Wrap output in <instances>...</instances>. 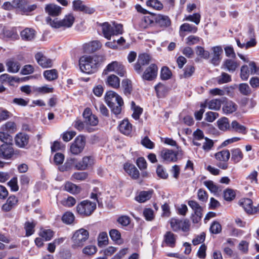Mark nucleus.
<instances>
[{
  "label": "nucleus",
  "mask_w": 259,
  "mask_h": 259,
  "mask_svg": "<svg viewBox=\"0 0 259 259\" xmlns=\"http://www.w3.org/2000/svg\"><path fill=\"white\" fill-rule=\"evenodd\" d=\"M104 61L102 56L97 55H84L79 60L80 70L87 74H93L96 72Z\"/></svg>",
  "instance_id": "nucleus-1"
},
{
  "label": "nucleus",
  "mask_w": 259,
  "mask_h": 259,
  "mask_svg": "<svg viewBox=\"0 0 259 259\" xmlns=\"http://www.w3.org/2000/svg\"><path fill=\"white\" fill-rule=\"evenodd\" d=\"M105 100L114 114L118 115L120 113L123 101L117 94L112 91H108L105 96Z\"/></svg>",
  "instance_id": "nucleus-2"
},
{
  "label": "nucleus",
  "mask_w": 259,
  "mask_h": 259,
  "mask_svg": "<svg viewBox=\"0 0 259 259\" xmlns=\"http://www.w3.org/2000/svg\"><path fill=\"white\" fill-rule=\"evenodd\" d=\"M103 36L108 40L112 35L121 34L123 32V26L120 24L114 23L112 25L108 22L101 24Z\"/></svg>",
  "instance_id": "nucleus-3"
},
{
  "label": "nucleus",
  "mask_w": 259,
  "mask_h": 259,
  "mask_svg": "<svg viewBox=\"0 0 259 259\" xmlns=\"http://www.w3.org/2000/svg\"><path fill=\"white\" fill-rule=\"evenodd\" d=\"M46 21L48 24L52 27L59 28L61 27H70L74 21V17L72 14L66 15L64 18L62 20H59L58 19H52L50 17H47Z\"/></svg>",
  "instance_id": "nucleus-4"
},
{
  "label": "nucleus",
  "mask_w": 259,
  "mask_h": 259,
  "mask_svg": "<svg viewBox=\"0 0 259 259\" xmlns=\"http://www.w3.org/2000/svg\"><path fill=\"white\" fill-rule=\"evenodd\" d=\"M89 237V232L83 228L75 231L72 237V248L75 249L81 247L88 240Z\"/></svg>",
  "instance_id": "nucleus-5"
},
{
  "label": "nucleus",
  "mask_w": 259,
  "mask_h": 259,
  "mask_svg": "<svg viewBox=\"0 0 259 259\" xmlns=\"http://www.w3.org/2000/svg\"><path fill=\"white\" fill-rule=\"evenodd\" d=\"M96 208V203L85 200L80 202L76 206L77 212L81 215H90Z\"/></svg>",
  "instance_id": "nucleus-6"
},
{
  "label": "nucleus",
  "mask_w": 259,
  "mask_h": 259,
  "mask_svg": "<svg viewBox=\"0 0 259 259\" xmlns=\"http://www.w3.org/2000/svg\"><path fill=\"white\" fill-rule=\"evenodd\" d=\"M171 228L175 232L182 230L184 232L190 230V224L188 220H181L176 218H172L169 221Z\"/></svg>",
  "instance_id": "nucleus-7"
},
{
  "label": "nucleus",
  "mask_w": 259,
  "mask_h": 259,
  "mask_svg": "<svg viewBox=\"0 0 259 259\" xmlns=\"http://www.w3.org/2000/svg\"><path fill=\"white\" fill-rule=\"evenodd\" d=\"M251 74H259V67H257L254 62L249 64V66L246 65H243L241 68L240 77L243 80H246Z\"/></svg>",
  "instance_id": "nucleus-8"
},
{
  "label": "nucleus",
  "mask_w": 259,
  "mask_h": 259,
  "mask_svg": "<svg viewBox=\"0 0 259 259\" xmlns=\"http://www.w3.org/2000/svg\"><path fill=\"white\" fill-rule=\"evenodd\" d=\"M109 72H114L121 77H123L126 73L124 66L117 61H113L109 63L103 71V73L107 74Z\"/></svg>",
  "instance_id": "nucleus-9"
},
{
  "label": "nucleus",
  "mask_w": 259,
  "mask_h": 259,
  "mask_svg": "<svg viewBox=\"0 0 259 259\" xmlns=\"http://www.w3.org/2000/svg\"><path fill=\"white\" fill-rule=\"evenodd\" d=\"M84 146L85 138L83 136H78L70 146V152L74 155H78L82 151Z\"/></svg>",
  "instance_id": "nucleus-10"
},
{
  "label": "nucleus",
  "mask_w": 259,
  "mask_h": 259,
  "mask_svg": "<svg viewBox=\"0 0 259 259\" xmlns=\"http://www.w3.org/2000/svg\"><path fill=\"white\" fill-rule=\"evenodd\" d=\"M12 144L4 143L0 146V158L10 159L14 155Z\"/></svg>",
  "instance_id": "nucleus-11"
},
{
  "label": "nucleus",
  "mask_w": 259,
  "mask_h": 259,
  "mask_svg": "<svg viewBox=\"0 0 259 259\" xmlns=\"http://www.w3.org/2000/svg\"><path fill=\"white\" fill-rule=\"evenodd\" d=\"M158 68L155 64H151L147 67L142 75V78L146 80H152L157 75Z\"/></svg>",
  "instance_id": "nucleus-12"
},
{
  "label": "nucleus",
  "mask_w": 259,
  "mask_h": 259,
  "mask_svg": "<svg viewBox=\"0 0 259 259\" xmlns=\"http://www.w3.org/2000/svg\"><path fill=\"white\" fill-rule=\"evenodd\" d=\"M14 140L17 147L25 148L29 143V137L27 134L20 132L16 135Z\"/></svg>",
  "instance_id": "nucleus-13"
},
{
  "label": "nucleus",
  "mask_w": 259,
  "mask_h": 259,
  "mask_svg": "<svg viewBox=\"0 0 259 259\" xmlns=\"http://www.w3.org/2000/svg\"><path fill=\"white\" fill-rule=\"evenodd\" d=\"M179 150L174 152L172 150L164 149L161 151V157L165 161L167 162H175L178 159Z\"/></svg>",
  "instance_id": "nucleus-14"
},
{
  "label": "nucleus",
  "mask_w": 259,
  "mask_h": 259,
  "mask_svg": "<svg viewBox=\"0 0 259 259\" xmlns=\"http://www.w3.org/2000/svg\"><path fill=\"white\" fill-rule=\"evenodd\" d=\"M94 164V159L91 156H84L82 160L75 165V168L77 170H85L92 166Z\"/></svg>",
  "instance_id": "nucleus-15"
},
{
  "label": "nucleus",
  "mask_w": 259,
  "mask_h": 259,
  "mask_svg": "<svg viewBox=\"0 0 259 259\" xmlns=\"http://www.w3.org/2000/svg\"><path fill=\"white\" fill-rule=\"evenodd\" d=\"M177 235L170 231H167L163 236V246L174 247L176 245Z\"/></svg>",
  "instance_id": "nucleus-16"
},
{
  "label": "nucleus",
  "mask_w": 259,
  "mask_h": 259,
  "mask_svg": "<svg viewBox=\"0 0 259 259\" xmlns=\"http://www.w3.org/2000/svg\"><path fill=\"white\" fill-rule=\"evenodd\" d=\"M227 99L222 98V99H213L208 102L206 101L201 105V107L208 106L209 109L218 110L221 108V104L224 103Z\"/></svg>",
  "instance_id": "nucleus-17"
},
{
  "label": "nucleus",
  "mask_w": 259,
  "mask_h": 259,
  "mask_svg": "<svg viewBox=\"0 0 259 259\" xmlns=\"http://www.w3.org/2000/svg\"><path fill=\"white\" fill-rule=\"evenodd\" d=\"M239 204L247 214L255 213V207H253L252 201L251 199L248 198L242 199L239 202Z\"/></svg>",
  "instance_id": "nucleus-18"
},
{
  "label": "nucleus",
  "mask_w": 259,
  "mask_h": 259,
  "mask_svg": "<svg viewBox=\"0 0 259 259\" xmlns=\"http://www.w3.org/2000/svg\"><path fill=\"white\" fill-rule=\"evenodd\" d=\"M73 7L74 10L84 12L88 14H92L95 11L93 8L85 6L80 0L74 1Z\"/></svg>",
  "instance_id": "nucleus-19"
},
{
  "label": "nucleus",
  "mask_w": 259,
  "mask_h": 259,
  "mask_svg": "<svg viewBox=\"0 0 259 259\" xmlns=\"http://www.w3.org/2000/svg\"><path fill=\"white\" fill-rule=\"evenodd\" d=\"M197 30L198 28L196 26L188 23H185L180 26L179 33L181 36L184 37L186 32L195 33Z\"/></svg>",
  "instance_id": "nucleus-20"
},
{
  "label": "nucleus",
  "mask_w": 259,
  "mask_h": 259,
  "mask_svg": "<svg viewBox=\"0 0 259 259\" xmlns=\"http://www.w3.org/2000/svg\"><path fill=\"white\" fill-rule=\"evenodd\" d=\"M18 200L17 198L14 195L9 196L6 202L3 204L2 207V210L5 212L10 211L17 204Z\"/></svg>",
  "instance_id": "nucleus-21"
},
{
  "label": "nucleus",
  "mask_w": 259,
  "mask_h": 259,
  "mask_svg": "<svg viewBox=\"0 0 259 259\" xmlns=\"http://www.w3.org/2000/svg\"><path fill=\"white\" fill-rule=\"evenodd\" d=\"M35 59L39 65L44 68L51 67L52 66V60L47 58L41 53H38L35 55Z\"/></svg>",
  "instance_id": "nucleus-22"
},
{
  "label": "nucleus",
  "mask_w": 259,
  "mask_h": 259,
  "mask_svg": "<svg viewBox=\"0 0 259 259\" xmlns=\"http://www.w3.org/2000/svg\"><path fill=\"white\" fill-rule=\"evenodd\" d=\"M155 23L161 27H167L170 25V20L167 16L161 14L154 15Z\"/></svg>",
  "instance_id": "nucleus-23"
},
{
  "label": "nucleus",
  "mask_w": 259,
  "mask_h": 259,
  "mask_svg": "<svg viewBox=\"0 0 259 259\" xmlns=\"http://www.w3.org/2000/svg\"><path fill=\"white\" fill-rule=\"evenodd\" d=\"M239 64L232 59H226L223 62L222 68L230 72H233L238 68Z\"/></svg>",
  "instance_id": "nucleus-24"
},
{
  "label": "nucleus",
  "mask_w": 259,
  "mask_h": 259,
  "mask_svg": "<svg viewBox=\"0 0 259 259\" xmlns=\"http://www.w3.org/2000/svg\"><path fill=\"white\" fill-rule=\"evenodd\" d=\"M105 83L107 86L116 89L120 87V79L116 75L111 74L107 76Z\"/></svg>",
  "instance_id": "nucleus-25"
},
{
  "label": "nucleus",
  "mask_w": 259,
  "mask_h": 259,
  "mask_svg": "<svg viewBox=\"0 0 259 259\" xmlns=\"http://www.w3.org/2000/svg\"><path fill=\"white\" fill-rule=\"evenodd\" d=\"M46 12L50 16H57L61 13L62 8L55 4H49L45 7Z\"/></svg>",
  "instance_id": "nucleus-26"
},
{
  "label": "nucleus",
  "mask_w": 259,
  "mask_h": 259,
  "mask_svg": "<svg viewBox=\"0 0 259 259\" xmlns=\"http://www.w3.org/2000/svg\"><path fill=\"white\" fill-rule=\"evenodd\" d=\"M35 31L33 29L30 28H25L20 33L22 39L25 41H31L33 40L35 38Z\"/></svg>",
  "instance_id": "nucleus-27"
},
{
  "label": "nucleus",
  "mask_w": 259,
  "mask_h": 259,
  "mask_svg": "<svg viewBox=\"0 0 259 259\" xmlns=\"http://www.w3.org/2000/svg\"><path fill=\"white\" fill-rule=\"evenodd\" d=\"M118 127L120 132L126 136L130 135L132 132V125L127 119L123 120Z\"/></svg>",
  "instance_id": "nucleus-28"
},
{
  "label": "nucleus",
  "mask_w": 259,
  "mask_h": 259,
  "mask_svg": "<svg viewBox=\"0 0 259 259\" xmlns=\"http://www.w3.org/2000/svg\"><path fill=\"white\" fill-rule=\"evenodd\" d=\"M153 193V191L152 190L141 191L135 197V200L140 203L145 202L151 198Z\"/></svg>",
  "instance_id": "nucleus-29"
},
{
  "label": "nucleus",
  "mask_w": 259,
  "mask_h": 259,
  "mask_svg": "<svg viewBox=\"0 0 259 259\" xmlns=\"http://www.w3.org/2000/svg\"><path fill=\"white\" fill-rule=\"evenodd\" d=\"M213 51L212 58L211 60V62L214 65L217 66L219 64L220 62V55L223 52V50L221 47L219 46L214 47L212 48Z\"/></svg>",
  "instance_id": "nucleus-30"
},
{
  "label": "nucleus",
  "mask_w": 259,
  "mask_h": 259,
  "mask_svg": "<svg viewBox=\"0 0 259 259\" xmlns=\"http://www.w3.org/2000/svg\"><path fill=\"white\" fill-rule=\"evenodd\" d=\"M124 169L133 179H137L139 177V171L133 164L126 163L124 165Z\"/></svg>",
  "instance_id": "nucleus-31"
},
{
  "label": "nucleus",
  "mask_w": 259,
  "mask_h": 259,
  "mask_svg": "<svg viewBox=\"0 0 259 259\" xmlns=\"http://www.w3.org/2000/svg\"><path fill=\"white\" fill-rule=\"evenodd\" d=\"M223 106V111L226 114H230L236 111L237 105L233 101L227 100Z\"/></svg>",
  "instance_id": "nucleus-32"
},
{
  "label": "nucleus",
  "mask_w": 259,
  "mask_h": 259,
  "mask_svg": "<svg viewBox=\"0 0 259 259\" xmlns=\"http://www.w3.org/2000/svg\"><path fill=\"white\" fill-rule=\"evenodd\" d=\"M1 130L3 131L12 134L15 133L17 131V126L13 121H9L4 124L1 127Z\"/></svg>",
  "instance_id": "nucleus-33"
},
{
  "label": "nucleus",
  "mask_w": 259,
  "mask_h": 259,
  "mask_svg": "<svg viewBox=\"0 0 259 259\" xmlns=\"http://www.w3.org/2000/svg\"><path fill=\"white\" fill-rule=\"evenodd\" d=\"M64 190L72 194H77L80 192L81 188L70 182H67L64 184Z\"/></svg>",
  "instance_id": "nucleus-34"
},
{
  "label": "nucleus",
  "mask_w": 259,
  "mask_h": 259,
  "mask_svg": "<svg viewBox=\"0 0 259 259\" xmlns=\"http://www.w3.org/2000/svg\"><path fill=\"white\" fill-rule=\"evenodd\" d=\"M243 158V154L239 148H234L231 150V160L237 163Z\"/></svg>",
  "instance_id": "nucleus-35"
},
{
  "label": "nucleus",
  "mask_w": 259,
  "mask_h": 259,
  "mask_svg": "<svg viewBox=\"0 0 259 259\" xmlns=\"http://www.w3.org/2000/svg\"><path fill=\"white\" fill-rule=\"evenodd\" d=\"M154 22V15L144 16L141 20L140 26L142 28H146L152 25Z\"/></svg>",
  "instance_id": "nucleus-36"
},
{
  "label": "nucleus",
  "mask_w": 259,
  "mask_h": 259,
  "mask_svg": "<svg viewBox=\"0 0 259 259\" xmlns=\"http://www.w3.org/2000/svg\"><path fill=\"white\" fill-rule=\"evenodd\" d=\"M8 71L11 73H17L20 68L19 62L9 60L6 62Z\"/></svg>",
  "instance_id": "nucleus-37"
},
{
  "label": "nucleus",
  "mask_w": 259,
  "mask_h": 259,
  "mask_svg": "<svg viewBox=\"0 0 259 259\" xmlns=\"http://www.w3.org/2000/svg\"><path fill=\"white\" fill-rule=\"evenodd\" d=\"M219 128L222 131L231 130V125L229 123V119L227 117H223L219 119L218 121Z\"/></svg>",
  "instance_id": "nucleus-38"
},
{
  "label": "nucleus",
  "mask_w": 259,
  "mask_h": 259,
  "mask_svg": "<svg viewBox=\"0 0 259 259\" xmlns=\"http://www.w3.org/2000/svg\"><path fill=\"white\" fill-rule=\"evenodd\" d=\"M78 162L75 158H67L64 164L60 168L61 171H68L72 169L73 167H75V165Z\"/></svg>",
  "instance_id": "nucleus-39"
},
{
  "label": "nucleus",
  "mask_w": 259,
  "mask_h": 259,
  "mask_svg": "<svg viewBox=\"0 0 259 259\" xmlns=\"http://www.w3.org/2000/svg\"><path fill=\"white\" fill-rule=\"evenodd\" d=\"M214 156L218 160L226 162L230 157V153L228 150H223L216 153Z\"/></svg>",
  "instance_id": "nucleus-40"
},
{
  "label": "nucleus",
  "mask_w": 259,
  "mask_h": 259,
  "mask_svg": "<svg viewBox=\"0 0 259 259\" xmlns=\"http://www.w3.org/2000/svg\"><path fill=\"white\" fill-rule=\"evenodd\" d=\"M155 90L158 98H162L168 92V88L164 84L159 83L155 87Z\"/></svg>",
  "instance_id": "nucleus-41"
},
{
  "label": "nucleus",
  "mask_w": 259,
  "mask_h": 259,
  "mask_svg": "<svg viewBox=\"0 0 259 259\" xmlns=\"http://www.w3.org/2000/svg\"><path fill=\"white\" fill-rule=\"evenodd\" d=\"M231 130L236 132L242 134H246L247 133L246 128L243 125L240 124L236 120H233L231 123Z\"/></svg>",
  "instance_id": "nucleus-42"
},
{
  "label": "nucleus",
  "mask_w": 259,
  "mask_h": 259,
  "mask_svg": "<svg viewBox=\"0 0 259 259\" xmlns=\"http://www.w3.org/2000/svg\"><path fill=\"white\" fill-rule=\"evenodd\" d=\"M53 91L54 88L49 85L33 88V92L38 94H45L53 93Z\"/></svg>",
  "instance_id": "nucleus-43"
},
{
  "label": "nucleus",
  "mask_w": 259,
  "mask_h": 259,
  "mask_svg": "<svg viewBox=\"0 0 259 259\" xmlns=\"http://www.w3.org/2000/svg\"><path fill=\"white\" fill-rule=\"evenodd\" d=\"M193 144L194 145L197 146H200L201 144L198 142V141L202 140L204 138L203 132L197 129L193 134Z\"/></svg>",
  "instance_id": "nucleus-44"
},
{
  "label": "nucleus",
  "mask_w": 259,
  "mask_h": 259,
  "mask_svg": "<svg viewBox=\"0 0 259 259\" xmlns=\"http://www.w3.org/2000/svg\"><path fill=\"white\" fill-rule=\"evenodd\" d=\"M108 243V237L105 232H101L98 237V245L100 247H104Z\"/></svg>",
  "instance_id": "nucleus-45"
},
{
  "label": "nucleus",
  "mask_w": 259,
  "mask_h": 259,
  "mask_svg": "<svg viewBox=\"0 0 259 259\" xmlns=\"http://www.w3.org/2000/svg\"><path fill=\"white\" fill-rule=\"evenodd\" d=\"M44 76L49 81L54 80L58 78V72L56 69L46 70L44 72Z\"/></svg>",
  "instance_id": "nucleus-46"
},
{
  "label": "nucleus",
  "mask_w": 259,
  "mask_h": 259,
  "mask_svg": "<svg viewBox=\"0 0 259 259\" xmlns=\"http://www.w3.org/2000/svg\"><path fill=\"white\" fill-rule=\"evenodd\" d=\"M109 235L111 239L118 244L122 243L121 239L120 233L116 229H112L109 232Z\"/></svg>",
  "instance_id": "nucleus-47"
},
{
  "label": "nucleus",
  "mask_w": 259,
  "mask_h": 259,
  "mask_svg": "<svg viewBox=\"0 0 259 259\" xmlns=\"http://www.w3.org/2000/svg\"><path fill=\"white\" fill-rule=\"evenodd\" d=\"M146 5L157 10H160L163 8L162 4L158 0H148L146 2Z\"/></svg>",
  "instance_id": "nucleus-48"
},
{
  "label": "nucleus",
  "mask_w": 259,
  "mask_h": 259,
  "mask_svg": "<svg viewBox=\"0 0 259 259\" xmlns=\"http://www.w3.org/2000/svg\"><path fill=\"white\" fill-rule=\"evenodd\" d=\"M216 80L220 84L229 82L231 81V76L227 73L223 72L216 78Z\"/></svg>",
  "instance_id": "nucleus-49"
},
{
  "label": "nucleus",
  "mask_w": 259,
  "mask_h": 259,
  "mask_svg": "<svg viewBox=\"0 0 259 259\" xmlns=\"http://www.w3.org/2000/svg\"><path fill=\"white\" fill-rule=\"evenodd\" d=\"M131 106L132 109H133L134 112L132 114L133 117L137 120L139 118L140 116L142 113L143 109L141 107L139 106H137L134 102L132 101L131 102Z\"/></svg>",
  "instance_id": "nucleus-50"
},
{
  "label": "nucleus",
  "mask_w": 259,
  "mask_h": 259,
  "mask_svg": "<svg viewBox=\"0 0 259 259\" xmlns=\"http://www.w3.org/2000/svg\"><path fill=\"white\" fill-rule=\"evenodd\" d=\"M0 141L4 143L11 144L13 138L9 133L1 130L0 132Z\"/></svg>",
  "instance_id": "nucleus-51"
},
{
  "label": "nucleus",
  "mask_w": 259,
  "mask_h": 259,
  "mask_svg": "<svg viewBox=\"0 0 259 259\" xmlns=\"http://www.w3.org/2000/svg\"><path fill=\"white\" fill-rule=\"evenodd\" d=\"M203 184L211 193H217L218 192L219 188L213 181H205L203 182Z\"/></svg>",
  "instance_id": "nucleus-52"
},
{
  "label": "nucleus",
  "mask_w": 259,
  "mask_h": 259,
  "mask_svg": "<svg viewBox=\"0 0 259 259\" xmlns=\"http://www.w3.org/2000/svg\"><path fill=\"white\" fill-rule=\"evenodd\" d=\"M88 174L86 172H76L72 174V180L83 181L87 179Z\"/></svg>",
  "instance_id": "nucleus-53"
},
{
  "label": "nucleus",
  "mask_w": 259,
  "mask_h": 259,
  "mask_svg": "<svg viewBox=\"0 0 259 259\" xmlns=\"http://www.w3.org/2000/svg\"><path fill=\"white\" fill-rule=\"evenodd\" d=\"M201 16L199 13H194L193 15H190L186 16L184 20L194 22L198 25L200 21Z\"/></svg>",
  "instance_id": "nucleus-54"
},
{
  "label": "nucleus",
  "mask_w": 259,
  "mask_h": 259,
  "mask_svg": "<svg viewBox=\"0 0 259 259\" xmlns=\"http://www.w3.org/2000/svg\"><path fill=\"white\" fill-rule=\"evenodd\" d=\"M4 35L5 37L13 39L18 38V35L14 29L4 30Z\"/></svg>",
  "instance_id": "nucleus-55"
},
{
  "label": "nucleus",
  "mask_w": 259,
  "mask_h": 259,
  "mask_svg": "<svg viewBox=\"0 0 259 259\" xmlns=\"http://www.w3.org/2000/svg\"><path fill=\"white\" fill-rule=\"evenodd\" d=\"M188 204L193 209L194 212L197 213L199 212H202V207L197 201L195 200H189L188 202Z\"/></svg>",
  "instance_id": "nucleus-56"
},
{
  "label": "nucleus",
  "mask_w": 259,
  "mask_h": 259,
  "mask_svg": "<svg viewBox=\"0 0 259 259\" xmlns=\"http://www.w3.org/2000/svg\"><path fill=\"white\" fill-rule=\"evenodd\" d=\"M62 220L64 223L67 224H70L74 220V215L72 212L68 211L63 214Z\"/></svg>",
  "instance_id": "nucleus-57"
},
{
  "label": "nucleus",
  "mask_w": 259,
  "mask_h": 259,
  "mask_svg": "<svg viewBox=\"0 0 259 259\" xmlns=\"http://www.w3.org/2000/svg\"><path fill=\"white\" fill-rule=\"evenodd\" d=\"M39 235L46 241H49L53 237L54 233L50 229L43 230L40 232Z\"/></svg>",
  "instance_id": "nucleus-58"
},
{
  "label": "nucleus",
  "mask_w": 259,
  "mask_h": 259,
  "mask_svg": "<svg viewBox=\"0 0 259 259\" xmlns=\"http://www.w3.org/2000/svg\"><path fill=\"white\" fill-rule=\"evenodd\" d=\"M101 46L102 45L100 41L94 40L88 44V50L90 52H94L100 49Z\"/></svg>",
  "instance_id": "nucleus-59"
},
{
  "label": "nucleus",
  "mask_w": 259,
  "mask_h": 259,
  "mask_svg": "<svg viewBox=\"0 0 259 259\" xmlns=\"http://www.w3.org/2000/svg\"><path fill=\"white\" fill-rule=\"evenodd\" d=\"M239 91L243 95L247 96L250 94L251 90L247 83H242L239 85Z\"/></svg>",
  "instance_id": "nucleus-60"
},
{
  "label": "nucleus",
  "mask_w": 259,
  "mask_h": 259,
  "mask_svg": "<svg viewBox=\"0 0 259 259\" xmlns=\"http://www.w3.org/2000/svg\"><path fill=\"white\" fill-rule=\"evenodd\" d=\"M196 54L203 59H207L209 57V53L208 51H206L204 49L200 46L196 47Z\"/></svg>",
  "instance_id": "nucleus-61"
},
{
  "label": "nucleus",
  "mask_w": 259,
  "mask_h": 259,
  "mask_svg": "<svg viewBox=\"0 0 259 259\" xmlns=\"http://www.w3.org/2000/svg\"><path fill=\"white\" fill-rule=\"evenodd\" d=\"M257 176L258 172L256 170H253L249 175L246 178L247 180H248L252 184H257Z\"/></svg>",
  "instance_id": "nucleus-62"
},
{
  "label": "nucleus",
  "mask_w": 259,
  "mask_h": 259,
  "mask_svg": "<svg viewBox=\"0 0 259 259\" xmlns=\"http://www.w3.org/2000/svg\"><path fill=\"white\" fill-rule=\"evenodd\" d=\"M235 192L231 189H227L224 191V197L227 201H231L235 197Z\"/></svg>",
  "instance_id": "nucleus-63"
},
{
  "label": "nucleus",
  "mask_w": 259,
  "mask_h": 259,
  "mask_svg": "<svg viewBox=\"0 0 259 259\" xmlns=\"http://www.w3.org/2000/svg\"><path fill=\"white\" fill-rule=\"evenodd\" d=\"M61 203L64 206L70 207L75 205L76 200L74 197L69 196L67 198L63 199L61 201Z\"/></svg>",
  "instance_id": "nucleus-64"
}]
</instances>
